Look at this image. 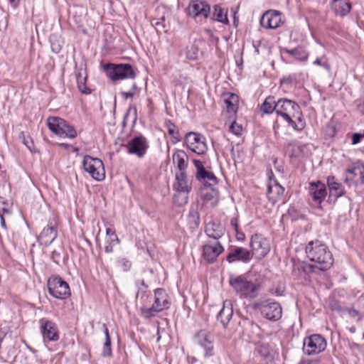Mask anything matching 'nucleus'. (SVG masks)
Instances as JSON below:
<instances>
[{"label": "nucleus", "instance_id": "6e6d98bb", "mask_svg": "<svg viewBox=\"0 0 364 364\" xmlns=\"http://www.w3.org/2000/svg\"><path fill=\"white\" fill-rule=\"evenodd\" d=\"M350 332L354 333V332H355V328L354 327H351V328H350Z\"/></svg>", "mask_w": 364, "mask_h": 364}, {"label": "nucleus", "instance_id": "37998d69", "mask_svg": "<svg viewBox=\"0 0 364 364\" xmlns=\"http://www.w3.org/2000/svg\"><path fill=\"white\" fill-rule=\"evenodd\" d=\"M242 129V126L238 124L235 120H233L229 127V131L235 135H240Z\"/></svg>", "mask_w": 364, "mask_h": 364}, {"label": "nucleus", "instance_id": "4d7b16f0", "mask_svg": "<svg viewBox=\"0 0 364 364\" xmlns=\"http://www.w3.org/2000/svg\"><path fill=\"white\" fill-rule=\"evenodd\" d=\"M158 335H159V330L158 329ZM161 339V336H158V338H157V341L159 342Z\"/></svg>", "mask_w": 364, "mask_h": 364}, {"label": "nucleus", "instance_id": "c85d7f7f", "mask_svg": "<svg viewBox=\"0 0 364 364\" xmlns=\"http://www.w3.org/2000/svg\"><path fill=\"white\" fill-rule=\"evenodd\" d=\"M188 156L183 150H177L173 154V162L177 166L179 172L186 171L188 167Z\"/></svg>", "mask_w": 364, "mask_h": 364}, {"label": "nucleus", "instance_id": "a878e982", "mask_svg": "<svg viewBox=\"0 0 364 364\" xmlns=\"http://www.w3.org/2000/svg\"><path fill=\"white\" fill-rule=\"evenodd\" d=\"M284 188L276 181L268 185L267 196L269 200L272 203H276L284 194Z\"/></svg>", "mask_w": 364, "mask_h": 364}, {"label": "nucleus", "instance_id": "c03bdc74", "mask_svg": "<svg viewBox=\"0 0 364 364\" xmlns=\"http://www.w3.org/2000/svg\"><path fill=\"white\" fill-rule=\"evenodd\" d=\"M364 138V130L359 133H354L352 135V144H358Z\"/></svg>", "mask_w": 364, "mask_h": 364}, {"label": "nucleus", "instance_id": "bf43d9fd", "mask_svg": "<svg viewBox=\"0 0 364 364\" xmlns=\"http://www.w3.org/2000/svg\"><path fill=\"white\" fill-rule=\"evenodd\" d=\"M243 237H244V235L241 234V237L240 236H237V238L240 240V239L242 238Z\"/></svg>", "mask_w": 364, "mask_h": 364}, {"label": "nucleus", "instance_id": "cd10ccee", "mask_svg": "<svg viewBox=\"0 0 364 364\" xmlns=\"http://www.w3.org/2000/svg\"><path fill=\"white\" fill-rule=\"evenodd\" d=\"M345 181L346 182L355 181L358 183L359 181L363 182L364 181V167L356 166L352 168L346 170V175Z\"/></svg>", "mask_w": 364, "mask_h": 364}, {"label": "nucleus", "instance_id": "72a5a7b5", "mask_svg": "<svg viewBox=\"0 0 364 364\" xmlns=\"http://www.w3.org/2000/svg\"><path fill=\"white\" fill-rule=\"evenodd\" d=\"M213 18L223 24H228V11L220 5H215L213 7Z\"/></svg>", "mask_w": 364, "mask_h": 364}, {"label": "nucleus", "instance_id": "5fc2aeb1", "mask_svg": "<svg viewBox=\"0 0 364 364\" xmlns=\"http://www.w3.org/2000/svg\"><path fill=\"white\" fill-rule=\"evenodd\" d=\"M233 17H234V25H235V27H237V21L236 20L235 13H234V16Z\"/></svg>", "mask_w": 364, "mask_h": 364}, {"label": "nucleus", "instance_id": "ddd939ff", "mask_svg": "<svg viewBox=\"0 0 364 364\" xmlns=\"http://www.w3.org/2000/svg\"><path fill=\"white\" fill-rule=\"evenodd\" d=\"M250 247L252 255L257 258H263L270 250L269 241L261 235L255 234L251 237Z\"/></svg>", "mask_w": 364, "mask_h": 364}, {"label": "nucleus", "instance_id": "f03ea898", "mask_svg": "<svg viewBox=\"0 0 364 364\" xmlns=\"http://www.w3.org/2000/svg\"><path fill=\"white\" fill-rule=\"evenodd\" d=\"M149 295L146 292L139 291L136 294V301L141 304L140 307L141 314L146 318L155 316L158 313L164 309H168L171 306V299L165 289L158 288L154 290V303L151 306L148 304Z\"/></svg>", "mask_w": 364, "mask_h": 364}, {"label": "nucleus", "instance_id": "3c124183", "mask_svg": "<svg viewBox=\"0 0 364 364\" xmlns=\"http://www.w3.org/2000/svg\"><path fill=\"white\" fill-rule=\"evenodd\" d=\"M23 144L27 146V148L31 151V148L33 146V142L31 141H28V139L23 138Z\"/></svg>", "mask_w": 364, "mask_h": 364}, {"label": "nucleus", "instance_id": "680f3d73", "mask_svg": "<svg viewBox=\"0 0 364 364\" xmlns=\"http://www.w3.org/2000/svg\"><path fill=\"white\" fill-rule=\"evenodd\" d=\"M309 364H316V363H309Z\"/></svg>", "mask_w": 364, "mask_h": 364}, {"label": "nucleus", "instance_id": "dca6fc26", "mask_svg": "<svg viewBox=\"0 0 364 364\" xmlns=\"http://www.w3.org/2000/svg\"><path fill=\"white\" fill-rule=\"evenodd\" d=\"M223 250L224 248L219 241L209 240L203 246V257L208 262H213Z\"/></svg>", "mask_w": 364, "mask_h": 364}, {"label": "nucleus", "instance_id": "0eeeda50", "mask_svg": "<svg viewBox=\"0 0 364 364\" xmlns=\"http://www.w3.org/2000/svg\"><path fill=\"white\" fill-rule=\"evenodd\" d=\"M105 70L108 77L114 81L135 77V73L130 64H107Z\"/></svg>", "mask_w": 364, "mask_h": 364}, {"label": "nucleus", "instance_id": "4be33fe9", "mask_svg": "<svg viewBox=\"0 0 364 364\" xmlns=\"http://www.w3.org/2000/svg\"><path fill=\"white\" fill-rule=\"evenodd\" d=\"M57 228L55 224L49 223L45 228L38 237V241L41 245L48 246L57 237Z\"/></svg>", "mask_w": 364, "mask_h": 364}, {"label": "nucleus", "instance_id": "7ed1b4c3", "mask_svg": "<svg viewBox=\"0 0 364 364\" xmlns=\"http://www.w3.org/2000/svg\"><path fill=\"white\" fill-rule=\"evenodd\" d=\"M276 113L295 129L301 130L305 127L301 109L299 105L292 100L285 98L279 99L277 101Z\"/></svg>", "mask_w": 364, "mask_h": 364}, {"label": "nucleus", "instance_id": "09e8293b", "mask_svg": "<svg viewBox=\"0 0 364 364\" xmlns=\"http://www.w3.org/2000/svg\"><path fill=\"white\" fill-rule=\"evenodd\" d=\"M314 64L316 65H321L326 68L327 70H329L330 67L329 65L327 63H322L320 58H317L314 61Z\"/></svg>", "mask_w": 364, "mask_h": 364}, {"label": "nucleus", "instance_id": "aec40b11", "mask_svg": "<svg viewBox=\"0 0 364 364\" xmlns=\"http://www.w3.org/2000/svg\"><path fill=\"white\" fill-rule=\"evenodd\" d=\"M309 192L313 200L318 203L324 200L327 193L325 184L319 181L309 183Z\"/></svg>", "mask_w": 364, "mask_h": 364}, {"label": "nucleus", "instance_id": "9b49d317", "mask_svg": "<svg viewBox=\"0 0 364 364\" xmlns=\"http://www.w3.org/2000/svg\"><path fill=\"white\" fill-rule=\"evenodd\" d=\"M193 164L196 168V178L203 184V186H215L218 183V179L214 173L206 170L202 161L193 159Z\"/></svg>", "mask_w": 364, "mask_h": 364}, {"label": "nucleus", "instance_id": "4468645a", "mask_svg": "<svg viewBox=\"0 0 364 364\" xmlns=\"http://www.w3.org/2000/svg\"><path fill=\"white\" fill-rule=\"evenodd\" d=\"M127 151L129 154L135 155L139 158H142L148 148L149 145L146 139L143 136H138L132 138L125 145Z\"/></svg>", "mask_w": 364, "mask_h": 364}, {"label": "nucleus", "instance_id": "864d4df0", "mask_svg": "<svg viewBox=\"0 0 364 364\" xmlns=\"http://www.w3.org/2000/svg\"><path fill=\"white\" fill-rule=\"evenodd\" d=\"M252 328L255 331H259V327L256 324H252Z\"/></svg>", "mask_w": 364, "mask_h": 364}, {"label": "nucleus", "instance_id": "b1692460", "mask_svg": "<svg viewBox=\"0 0 364 364\" xmlns=\"http://www.w3.org/2000/svg\"><path fill=\"white\" fill-rule=\"evenodd\" d=\"M233 315V309L230 301L223 302V307L219 311L217 319L221 323L224 328H226Z\"/></svg>", "mask_w": 364, "mask_h": 364}, {"label": "nucleus", "instance_id": "c756f323", "mask_svg": "<svg viewBox=\"0 0 364 364\" xmlns=\"http://www.w3.org/2000/svg\"><path fill=\"white\" fill-rule=\"evenodd\" d=\"M106 245L105 247V251L107 253H110L113 251L114 246L119 243V240L115 232V230L112 228H107L106 230Z\"/></svg>", "mask_w": 364, "mask_h": 364}, {"label": "nucleus", "instance_id": "a19ab883", "mask_svg": "<svg viewBox=\"0 0 364 364\" xmlns=\"http://www.w3.org/2000/svg\"><path fill=\"white\" fill-rule=\"evenodd\" d=\"M86 77L79 75L77 77V82L79 90L85 94L90 93V90L86 87L85 85Z\"/></svg>", "mask_w": 364, "mask_h": 364}, {"label": "nucleus", "instance_id": "5701e85b", "mask_svg": "<svg viewBox=\"0 0 364 364\" xmlns=\"http://www.w3.org/2000/svg\"><path fill=\"white\" fill-rule=\"evenodd\" d=\"M205 232L210 240L218 241L224 235L225 229L220 223L209 222L205 225Z\"/></svg>", "mask_w": 364, "mask_h": 364}, {"label": "nucleus", "instance_id": "39448f33", "mask_svg": "<svg viewBox=\"0 0 364 364\" xmlns=\"http://www.w3.org/2000/svg\"><path fill=\"white\" fill-rule=\"evenodd\" d=\"M230 284L236 291L245 296H256L257 291L260 287L258 283H253L241 274L232 276Z\"/></svg>", "mask_w": 364, "mask_h": 364}, {"label": "nucleus", "instance_id": "58836bf2", "mask_svg": "<svg viewBox=\"0 0 364 364\" xmlns=\"http://www.w3.org/2000/svg\"><path fill=\"white\" fill-rule=\"evenodd\" d=\"M62 129L63 130L61 131L60 134L58 135L60 136L68 137L69 139H75L77 135V131L74 127L70 125L66 121L65 127H63Z\"/></svg>", "mask_w": 364, "mask_h": 364}, {"label": "nucleus", "instance_id": "603ef678", "mask_svg": "<svg viewBox=\"0 0 364 364\" xmlns=\"http://www.w3.org/2000/svg\"><path fill=\"white\" fill-rule=\"evenodd\" d=\"M9 2L14 7H16L18 4L19 0H9Z\"/></svg>", "mask_w": 364, "mask_h": 364}, {"label": "nucleus", "instance_id": "8fccbe9b", "mask_svg": "<svg viewBox=\"0 0 364 364\" xmlns=\"http://www.w3.org/2000/svg\"><path fill=\"white\" fill-rule=\"evenodd\" d=\"M51 49H52L53 53H58L60 51V50H61V46L59 44L52 43L51 44Z\"/></svg>", "mask_w": 364, "mask_h": 364}, {"label": "nucleus", "instance_id": "4c0bfd02", "mask_svg": "<svg viewBox=\"0 0 364 364\" xmlns=\"http://www.w3.org/2000/svg\"><path fill=\"white\" fill-rule=\"evenodd\" d=\"M104 333L105 336V341L103 344V348L102 355L103 356H110L112 355V348H111V340L109 335V331L106 326L104 324Z\"/></svg>", "mask_w": 364, "mask_h": 364}, {"label": "nucleus", "instance_id": "423d86ee", "mask_svg": "<svg viewBox=\"0 0 364 364\" xmlns=\"http://www.w3.org/2000/svg\"><path fill=\"white\" fill-rule=\"evenodd\" d=\"M48 292L58 299H65L70 295L68 284L57 275L48 279Z\"/></svg>", "mask_w": 364, "mask_h": 364}, {"label": "nucleus", "instance_id": "f8f14e48", "mask_svg": "<svg viewBox=\"0 0 364 364\" xmlns=\"http://www.w3.org/2000/svg\"><path fill=\"white\" fill-rule=\"evenodd\" d=\"M185 142L187 146L196 154L200 155L207 151L205 137L196 132H188L186 134Z\"/></svg>", "mask_w": 364, "mask_h": 364}, {"label": "nucleus", "instance_id": "f3484780", "mask_svg": "<svg viewBox=\"0 0 364 364\" xmlns=\"http://www.w3.org/2000/svg\"><path fill=\"white\" fill-rule=\"evenodd\" d=\"M282 14L275 10L266 11L260 19V24L262 27L269 29L279 28L282 23Z\"/></svg>", "mask_w": 364, "mask_h": 364}, {"label": "nucleus", "instance_id": "e433bc0d", "mask_svg": "<svg viewBox=\"0 0 364 364\" xmlns=\"http://www.w3.org/2000/svg\"><path fill=\"white\" fill-rule=\"evenodd\" d=\"M166 127L168 134L171 136V141L173 144H176L181 141V137L178 131L176 130V126L171 122H166Z\"/></svg>", "mask_w": 364, "mask_h": 364}, {"label": "nucleus", "instance_id": "f704fd0d", "mask_svg": "<svg viewBox=\"0 0 364 364\" xmlns=\"http://www.w3.org/2000/svg\"><path fill=\"white\" fill-rule=\"evenodd\" d=\"M283 51L301 61L306 60L309 56V53L301 47H297L294 49L284 48Z\"/></svg>", "mask_w": 364, "mask_h": 364}, {"label": "nucleus", "instance_id": "ea45409f", "mask_svg": "<svg viewBox=\"0 0 364 364\" xmlns=\"http://www.w3.org/2000/svg\"><path fill=\"white\" fill-rule=\"evenodd\" d=\"M189 222L198 226L200 223V216L197 205H192L188 213Z\"/></svg>", "mask_w": 364, "mask_h": 364}, {"label": "nucleus", "instance_id": "9d476101", "mask_svg": "<svg viewBox=\"0 0 364 364\" xmlns=\"http://www.w3.org/2000/svg\"><path fill=\"white\" fill-rule=\"evenodd\" d=\"M255 307L268 320L277 321L282 317V309L280 304L270 299L257 303Z\"/></svg>", "mask_w": 364, "mask_h": 364}, {"label": "nucleus", "instance_id": "49530a36", "mask_svg": "<svg viewBox=\"0 0 364 364\" xmlns=\"http://www.w3.org/2000/svg\"><path fill=\"white\" fill-rule=\"evenodd\" d=\"M136 85H133V91H130V92H124L122 93V96L125 98V99H128V98H132L134 96V95L136 94Z\"/></svg>", "mask_w": 364, "mask_h": 364}, {"label": "nucleus", "instance_id": "13d9d810", "mask_svg": "<svg viewBox=\"0 0 364 364\" xmlns=\"http://www.w3.org/2000/svg\"><path fill=\"white\" fill-rule=\"evenodd\" d=\"M328 128H329V129H331L333 130V132H334V131H335V128H334V127H333V126H328Z\"/></svg>", "mask_w": 364, "mask_h": 364}, {"label": "nucleus", "instance_id": "f257e3e1", "mask_svg": "<svg viewBox=\"0 0 364 364\" xmlns=\"http://www.w3.org/2000/svg\"><path fill=\"white\" fill-rule=\"evenodd\" d=\"M307 257L314 262L311 265L306 263L298 264V269L304 273H309L314 269L325 272L333 265V259L328 247L319 240L311 241L306 247Z\"/></svg>", "mask_w": 364, "mask_h": 364}, {"label": "nucleus", "instance_id": "20e7f679", "mask_svg": "<svg viewBox=\"0 0 364 364\" xmlns=\"http://www.w3.org/2000/svg\"><path fill=\"white\" fill-rule=\"evenodd\" d=\"M173 188L176 191L173 197L174 203L178 206L187 203L188 193L191 189V184L188 180L186 171H181L176 174Z\"/></svg>", "mask_w": 364, "mask_h": 364}, {"label": "nucleus", "instance_id": "473e14b6", "mask_svg": "<svg viewBox=\"0 0 364 364\" xmlns=\"http://www.w3.org/2000/svg\"><path fill=\"white\" fill-rule=\"evenodd\" d=\"M200 197L205 201L217 200L218 198V191L214 186H203L200 189Z\"/></svg>", "mask_w": 364, "mask_h": 364}, {"label": "nucleus", "instance_id": "412c9836", "mask_svg": "<svg viewBox=\"0 0 364 364\" xmlns=\"http://www.w3.org/2000/svg\"><path fill=\"white\" fill-rule=\"evenodd\" d=\"M250 259V252L244 247H232L227 255V260L231 263L237 261L247 262Z\"/></svg>", "mask_w": 364, "mask_h": 364}, {"label": "nucleus", "instance_id": "393cba45", "mask_svg": "<svg viewBox=\"0 0 364 364\" xmlns=\"http://www.w3.org/2000/svg\"><path fill=\"white\" fill-rule=\"evenodd\" d=\"M331 8L336 15L346 16L351 10L349 0H331Z\"/></svg>", "mask_w": 364, "mask_h": 364}, {"label": "nucleus", "instance_id": "c9c22d12", "mask_svg": "<svg viewBox=\"0 0 364 364\" xmlns=\"http://www.w3.org/2000/svg\"><path fill=\"white\" fill-rule=\"evenodd\" d=\"M276 107H277V102L275 101L274 97L269 96L262 103L261 109L265 114H271L273 112H276Z\"/></svg>", "mask_w": 364, "mask_h": 364}, {"label": "nucleus", "instance_id": "052dcab7", "mask_svg": "<svg viewBox=\"0 0 364 364\" xmlns=\"http://www.w3.org/2000/svg\"><path fill=\"white\" fill-rule=\"evenodd\" d=\"M60 145H61L62 146H64V147H66V146H67V145H66V144H61Z\"/></svg>", "mask_w": 364, "mask_h": 364}, {"label": "nucleus", "instance_id": "de8ad7c7", "mask_svg": "<svg viewBox=\"0 0 364 364\" xmlns=\"http://www.w3.org/2000/svg\"><path fill=\"white\" fill-rule=\"evenodd\" d=\"M230 225L232 227L234 230L236 232L237 235H238V220L237 217H234L230 220Z\"/></svg>", "mask_w": 364, "mask_h": 364}, {"label": "nucleus", "instance_id": "1a4fd4ad", "mask_svg": "<svg viewBox=\"0 0 364 364\" xmlns=\"http://www.w3.org/2000/svg\"><path fill=\"white\" fill-rule=\"evenodd\" d=\"M326 345L323 337L318 334H314L304 338L303 351L308 355L318 354L326 349Z\"/></svg>", "mask_w": 364, "mask_h": 364}, {"label": "nucleus", "instance_id": "2f4dec72", "mask_svg": "<svg viewBox=\"0 0 364 364\" xmlns=\"http://www.w3.org/2000/svg\"><path fill=\"white\" fill-rule=\"evenodd\" d=\"M330 195L337 198L344 194V189L342 185L338 183L335 177L329 176L327 179Z\"/></svg>", "mask_w": 364, "mask_h": 364}, {"label": "nucleus", "instance_id": "2eb2a0df", "mask_svg": "<svg viewBox=\"0 0 364 364\" xmlns=\"http://www.w3.org/2000/svg\"><path fill=\"white\" fill-rule=\"evenodd\" d=\"M210 11V6L205 1H192L188 8V14L196 20L207 18Z\"/></svg>", "mask_w": 364, "mask_h": 364}, {"label": "nucleus", "instance_id": "79ce46f5", "mask_svg": "<svg viewBox=\"0 0 364 364\" xmlns=\"http://www.w3.org/2000/svg\"><path fill=\"white\" fill-rule=\"evenodd\" d=\"M118 265L122 267L123 272H128L131 269L132 262L126 258H122L118 261Z\"/></svg>", "mask_w": 364, "mask_h": 364}, {"label": "nucleus", "instance_id": "bb28decb", "mask_svg": "<svg viewBox=\"0 0 364 364\" xmlns=\"http://www.w3.org/2000/svg\"><path fill=\"white\" fill-rule=\"evenodd\" d=\"M239 97L233 93H228L224 95V103L230 117L235 115L238 108Z\"/></svg>", "mask_w": 364, "mask_h": 364}, {"label": "nucleus", "instance_id": "a211bd4d", "mask_svg": "<svg viewBox=\"0 0 364 364\" xmlns=\"http://www.w3.org/2000/svg\"><path fill=\"white\" fill-rule=\"evenodd\" d=\"M39 323L41 332L45 341H56L59 339L58 331L53 322L42 318L39 321Z\"/></svg>", "mask_w": 364, "mask_h": 364}, {"label": "nucleus", "instance_id": "6ab92c4d", "mask_svg": "<svg viewBox=\"0 0 364 364\" xmlns=\"http://www.w3.org/2000/svg\"><path fill=\"white\" fill-rule=\"evenodd\" d=\"M195 341L204 349L205 357L213 355V339L210 333L203 330L199 331L195 336Z\"/></svg>", "mask_w": 364, "mask_h": 364}, {"label": "nucleus", "instance_id": "7c9ffc66", "mask_svg": "<svg viewBox=\"0 0 364 364\" xmlns=\"http://www.w3.org/2000/svg\"><path fill=\"white\" fill-rule=\"evenodd\" d=\"M49 129L56 135L60 134L62 128L65 127V120L58 117H50L47 119Z\"/></svg>", "mask_w": 364, "mask_h": 364}, {"label": "nucleus", "instance_id": "6e6552de", "mask_svg": "<svg viewBox=\"0 0 364 364\" xmlns=\"http://www.w3.org/2000/svg\"><path fill=\"white\" fill-rule=\"evenodd\" d=\"M83 168L96 181H102L105 177L104 164L98 158L85 156L83 159Z\"/></svg>", "mask_w": 364, "mask_h": 364}, {"label": "nucleus", "instance_id": "a18cd8bd", "mask_svg": "<svg viewBox=\"0 0 364 364\" xmlns=\"http://www.w3.org/2000/svg\"><path fill=\"white\" fill-rule=\"evenodd\" d=\"M4 213H9L8 209L6 208H0V218H1V225L2 228H6V222L3 217Z\"/></svg>", "mask_w": 364, "mask_h": 364}]
</instances>
